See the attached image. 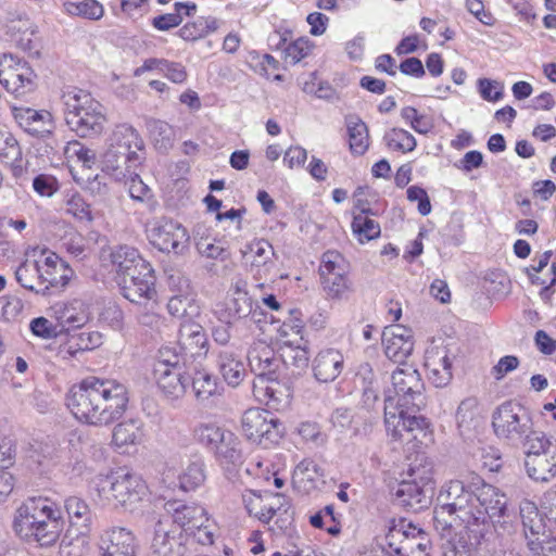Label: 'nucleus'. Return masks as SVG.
Returning a JSON list of instances; mask_svg holds the SVG:
<instances>
[{
    "label": "nucleus",
    "mask_w": 556,
    "mask_h": 556,
    "mask_svg": "<svg viewBox=\"0 0 556 556\" xmlns=\"http://www.w3.org/2000/svg\"><path fill=\"white\" fill-rule=\"evenodd\" d=\"M217 29V21L213 17H198L195 21L185 24L178 31L180 38L186 41H195Z\"/></svg>",
    "instance_id": "46"
},
{
    "label": "nucleus",
    "mask_w": 556,
    "mask_h": 556,
    "mask_svg": "<svg viewBox=\"0 0 556 556\" xmlns=\"http://www.w3.org/2000/svg\"><path fill=\"white\" fill-rule=\"evenodd\" d=\"M178 349L186 359L203 357L208 351V341L203 327L195 323H185L180 326Z\"/></svg>",
    "instance_id": "23"
},
{
    "label": "nucleus",
    "mask_w": 556,
    "mask_h": 556,
    "mask_svg": "<svg viewBox=\"0 0 556 556\" xmlns=\"http://www.w3.org/2000/svg\"><path fill=\"white\" fill-rule=\"evenodd\" d=\"M39 280L48 282L52 288H64L72 279L74 271L62 258L49 252L42 262H39Z\"/></svg>",
    "instance_id": "29"
},
{
    "label": "nucleus",
    "mask_w": 556,
    "mask_h": 556,
    "mask_svg": "<svg viewBox=\"0 0 556 556\" xmlns=\"http://www.w3.org/2000/svg\"><path fill=\"white\" fill-rule=\"evenodd\" d=\"M312 48L313 46L308 39L299 38L285 48L286 61L294 65L306 58L311 53Z\"/></svg>",
    "instance_id": "60"
},
{
    "label": "nucleus",
    "mask_w": 556,
    "mask_h": 556,
    "mask_svg": "<svg viewBox=\"0 0 556 556\" xmlns=\"http://www.w3.org/2000/svg\"><path fill=\"white\" fill-rule=\"evenodd\" d=\"M129 402L125 384L113 379L87 377L74 384L66 397V405L81 422L108 426L119 419Z\"/></svg>",
    "instance_id": "1"
},
{
    "label": "nucleus",
    "mask_w": 556,
    "mask_h": 556,
    "mask_svg": "<svg viewBox=\"0 0 556 556\" xmlns=\"http://www.w3.org/2000/svg\"><path fill=\"white\" fill-rule=\"evenodd\" d=\"M408 481H417L421 486L433 488L432 464L425 455H417L407 470Z\"/></svg>",
    "instance_id": "49"
},
{
    "label": "nucleus",
    "mask_w": 556,
    "mask_h": 556,
    "mask_svg": "<svg viewBox=\"0 0 556 556\" xmlns=\"http://www.w3.org/2000/svg\"><path fill=\"white\" fill-rule=\"evenodd\" d=\"M125 179L128 180V192L132 200L146 202L151 199V189L142 181L136 170L129 173Z\"/></svg>",
    "instance_id": "61"
},
{
    "label": "nucleus",
    "mask_w": 556,
    "mask_h": 556,
    "mask_svg": "<svg viewBox=\"0 0 556 556\" xmlns=\"http://www.w3.org/2000/svg\"><path fill=\"white\" fill-rule=\"evenodd\" d=\"M65 10L72 15L81 16L88 20H100L104 14L103 5L97 0H83L80 2L64 3Z\"/></svg>",
    "instance_id": "51"
},
{
    "label": "nucleus",
    "mask_w": 556,
    "mask_h": 556,
    "mask_svg": "<svg viewBox=\"0 0 556 556\" xmlns=\"http://www.w3.org/2000/svg\"><path fill=\"white\" fill-rule=\"evenodd\" d=\"M456 353L448 345H434L426 351L425 366L430 381L437 388L446 387L452 378L453 362Z\"/></svg>",
    "instance_id": "15"
},
{
    "label": "nucleus",
    "mask_w": 556,
    "mask_h": 556,
    "mask_svg": "<svg viewBox=\"0 0 556 556\" xmlns=\"http://www.w3.org/2000/svg\"><path fill=\"white\" fill-rule=\"evenodd\" d=\"M242 502L249 515L256 517L260 521L268 523L270 515L267 513V491L247 490L242 494Z\"/></svg>",
    "instance_id": "44"
},
{
    "label": "nucleus",
    "mask_w": 556,
    "mask_h": 556,
    "mask_svg": "<svg viewBox=\"0 0 556 556\" xmlns=\"http://www.w3.org/2000/svg\"><path fill=\"white\" fill-rule=\"evenodd\" d=\"M475 485L468 486L460 480H451L442 485L433 509V526L441 535L450 532L453 525L464 526L475 536H482L483 529H471L473 516Z\"/></svg>",
    "instance_id": "3"
},
{
    "label": "nucleus",
    "mask_w": 556,
    "mask_h": 556,
    "mask_svg": "<svg viewBox=\"0 0 556 556\" xmlns=\"http://www.w3.org/2000/svg\"><path fill=\"white\" fill-rule=\"evenodd\" d=\"M383 140L390 150L403 153L412 152L417 144L415 137L410 132L396 127L387 131Z\"/></svg>",
    "instance_id": "48"
},
{
    "label": "nucleus",
    "mask_w": 556,
    "mask_h": 556,
    "mask_svg": "<svg viewBox=\"0 0 556 556\" xmlns=\"http://www.w3.org/2000/svg\"><path fill=\"white\" fill-rule=\"evenodd\" d=\"M192 295L190 294H173L167 303L168 313L177 318L188 315V309L192 307Z\"/></svg>",
    "instance_id": "63"
},
{
    "label": "nucleus",
    "mask_w": 556,
    "mask_h": 556,
    "mask_svg": "<svg viewBox=\"0 0 556 556\" xmlns=\"http://www.w3.org/2000/svg\"><path fill=\"white\" fill-rule=\"evenodd\" d=\"M319 274L328 298L342 300L352 292V282L348 277L349 264L338 251H326L323 254Z\"/></svg>",
    "instance_id": "10"
},
{
    "label": "nucleus",
    "mask_w": 556,
    "mask_h": 556,
    "mask_svg": "<svg viewBox=\"0 0 556 556\" xmlns=\"http://www.w3.org/2000/svg\"><path fill=\"white\" fill-rule=\"evenodd\" d=\"M206 479L204 459L194 455L179 476L180 488L184 491H193L201 486Z\"/></svg>",
    "instance_id": "39"
},
{
    "label": "nucleus",
    "mask_w": 556,
    "mask_h": 556,
    "mask_svg": "<svg viewBox=\"0 0 556 556\" xmlns=\"http://www.w3.org/2000/svg\"><path fill=\"white\" fill-rule=\"evenodd\" d=\"M433 488L421 486L417 481L403 480L397 484L394 496L397 504L417 513L431 503Z\"/></svg>",
    "instance_id": "24"
},
{
    "label": "nucleus",
    "mask_w": 556,
    "mask_h": 556,
    "mask_svg": "<svg viewBox=\"0 0 556 556\" xmlns=\"http://www.w3.org/2000/svg\"><path fill=\"white\" fill-rule=\"evenodd\" d=\"M216 368L228 386H239L245 376L241 355L230 348H223L216 353Z\"/></svg>",
    "instance_id": "31"
},
{
    "label": "nucleus",
    "mask_w": 556,
    "mask_h": 556,
    "mask_svg": "<svg viewBox=\"0 0 556 556\" xmlns=\"http://www.w3.org/2000/svg\"><path fill=\"white\" fill-rule=\"evenodd\" d=\"M188 361L178 348L163 346L159 351V357L154 365H161L163 369L189 368Z\"/></svg>",
    "instance_id": "54"
},
{
    "label": "nucleus",
    "mask_w": 556,
    "mask_h": 556,
    "mask_svg": "<svg viewBox=\"0 0 556 556\" xmlns=\"http://www.w3.org/2000/svg\"><path fill=\"white\" fill-rule=\"evenodd\" d=\"M153 372L159 389L168 399H180L187 392L189 368L163 369L161 365H154Z\"/></svg>",
    "instance_id": "27"
},
{
    "label": "nucleus",
    "mask_w": 556,
    "mask_h": 556,
    "mask_svg": "<svg viewBox=\"0 0 556 556\" xmlns=\"http://www.w3.org/2000/svg\"><path fill=\"white\" fill-rule=\"evenodd\" d=\"M33 188L40 197H52L59 190L56 178L48 174H39L33 180Z\"/></svg>",
    "instance_id": "64"
},
{
    "label": "nucleus",
    "mask_w": 556,
    "mask_h": 556,
    "mask_svg": "<svg viewBox=\"0 0 556 556\" xmlns=\"http://www.w3.org/2000/svg\"><path fill=\"white\" fill-rule=\"evenodd\" d=\"M443 556H472L469 536L457 534L443 545Z\"/></svg>",
    "instance_id": "59"
},
{
    "label": "nucleus",
    "mask_w": 556,
    "mask_h": 556,
    "mask_svg": "<svg viewBox=\"0 0 556 556\" xmlns=\"http://www.w3.org/2000/svg\"><path fill=\"white\" fill-rule=\"evenodd\" d=\"M320 477H323L321 469L314 460L307 458L300 462L293 471L294 483H313Z\"/></svg>",
    "instance_id": "58"
},
{
    "label": "nucleus",
    "mask_w": 556,
    "mask_h": 556,
    "mask_svg": "<svg viewBox=\"0 0 556 556\" xmlns=\"http://www.w3.org/2000/svg\"><path fill=\"white\" fill-rule=\"evenodd\" d=\"M39 262H23L15 270V279L16 281L25 289L39 293L34 286V281L36 279L39 280Z\"/></svg>",
    "instance_id": "53"
},
{
    "label": "nucleus",
    "mask_w": 556,
    "mask_h": 556,
    "mask_svg": "<svg viewBox=\"0 0 556 556\" xmlns=\"http://www.w3.org/2000/svg\"><path fill=\"white\" fill-rule=\"evenodd\" d=\"M147 236L150 243L161 252L184 255L189 247V233L178 222L160 217L147 226Z\"/></svg>",
    "instance_id": "9"
},
{
    "label": "nucleus",
    "mask_w": 556,
    "mask_h": 556,
    "mask_svg": "<svg viewBox=\"0 0 556 556\" xmlns=\"http://www.w3.org/2000/svg\"><path fill=\"white\" fill-rule=\"evenodd\" d=\"M164 508L170 517L169 522L186 533L210 521L205 509L195 503L174 500L166 502Z\"/></svg>",
    "instance_id": "17"
},
{
    "label": "nucleus",
    "mask_w": 556,
    "mask_h": 556,
    "mask_svg": "<svg viewBox=\"0 0 556 556\" xmlns=\"http://www.w3.org/2000/svg\"><path fill=\"white\" fill-rule=\"evenodd\" d=\"M36 75L27 62L13 54L0 55V84L16 97L34 88Z\"/></svg>",
    "instance_id": "14"
},
{
    "label": "nucleus",
    "mask_w": 556,
    "mask_h": 556,
    "mask_svg": "<svg viewBox=\"0 0 556 556\" xmlns=\"http://www.w3.org/2000/svg\"><path fill=\"white\" fill-rule=\"evenodd\" d=\"M189 384L194 399L203 406L213 404L224 393V386L217 377L204 368L189 367Z\"/></svg>",
    "instance_id": "20"
},
{
    "label": "nucleus",
    "mask_w": 556,
    "mask_h": 556,
    "mask_svg": "<svg viewBox=\"0 0 556 556\" xmlns=\"http://www.w3.org/2000/svg\"><path fill=\"white\" fill-rule=\"evenodd\" d=\"M401 117L417 132L428 134L432 127L425 115L418 113L413 106H405L401 110Z\"/></svg>",
    "instance_id": "62"
},
{
    "label": "nucleus",
    "mask_w": 556,
    "mask_h": 556,
    "mask_svg": "<svg viewBox=\"0 0 556 556\" xmlns=\"http://www.w3.org/2000/svg\"><path fill=\"white\" fill-rule=\"evenodd\" d=\"M528 477L535 482H548L556 477V448L547 450L545 455L525 459Z\"/></svg>",
    "instance_id": "34"
},
{
    "label": "nucleus",
    "mask_w": 556,
    "mask_h": 556,
    "mask_svg": "<svg viewBox=\"0 0 556 556\" xmlns=\"http://www.w3.org/2000/svg\"><path fill=\"white\" fill-rule=\"evenodd\" d=\"M358 213H354L352 229L353 232L358 237L361 242L372 240L380 236V225L369 217L372 214L368 207H359Z\"/></svg>",
    "instance_id": "40"
},
{
    "label": "nucleus",
    "mask_w": 556,
    "mask_h": 556,
    "mask_svg": "<svg viewBox=\"0 0 556 556\" xmlns=\"http://www.w3.org/2000/svg\"><path fill=\"white\" fill-rule=\"evenodd\" d=\"M383 409L387 431L395 440L402 439L404 432H407V422L405 417L406 408L394 404V397L391 394V391L384 397Z\"/></svg>",
    "instance_id": "35"
},
{
    "label": "nucleus",
    "mask_w": 556,
    "mask_h": 556,
    "mask_svg": "<svg viewBox=\"0 0 556 556\" xmlns=\"http://www.w3.org/2000/svg\"><path fill=\"white\" fill-rule=\"evenodd\" d=\"M141 426L136 420H128L115 426L112 434L113 443L118 446L137 444L141 441Z\"/></svg>",
    "instance_id": "45"
},
{
    "label": "nucleus",
    "mask_w": 556,
    "mask_h": 556,
    "mask_svg": "<svg viewBox=\"0 0 556 556\" xmlns=\"http://www.w3.org/2000/svg\"><path fill=\"white\" fill-rule=\"evenodd\" d=\"M65 211L80 222L90 223L93 219L90 205L86 203L84 198L78 192L73 193L66 200Z\"/></svg>",
    "instance_id": "57"
},
{
    "label": "nucleus",
    "mask_w": 556,
    "mask_h": 556,
    "mask_svg": "<svg viewBox=\"0 0 556 556\" xmlns=\"http://www.w3.org/2000/svg\"><path fill=\"white\" fill-rule=\"evenodd\" d=\"M391 382L392 388L386 391V395L391 391L394 404L413 410H420L426 406L425 383L419 371L412 365L402 364L396 367Z\"/></svg>",
    "instance_id": "8"
},
{
    "label": "nucleus",
    "mask_w": 556,
    "mask_h": 556,
    "mask_svg": "<svg viewBox=\"0 0 556 556\" xmlns=\"http://www.w3.org/2000/svg\"><path fill=\"white\" fill-rule=\"evenodd\" d=\"M99 548L101 556H123L136 553V539L126 528L117 527L103 532Z\"/></svg>",
    "instance_id": "26"
},
{
    "label": "nucleus",
    "mask_w": 556,
    "mask_h": 556,
    "mask_svg": "<svg viewBox=\"0 0 556 556\" xmlns=\"http://www.w3.org/2000/svg\"><path fill=\"white\" fill-rule=\"evenodd\" d=\"M386 356L394 363L403 364L414 350L413 331L402 325H391L382 331Z\"/></svg>",
    "instance_id": "18"
},
{
    "label": "nucleus",
    "mask_w": 556,
    "mask_h": 556,
    "mask_svg": "<svg viewBox=\"0 0 556 556\" xmlns=\"http://www.w3.org/2000/svg\"><path fill=\"white\" fill-rule=\"evenodd\" d=\"M13 115L18 125L29 135L40 138H49L52 135L54 125L50 112L21 106L13 109Z\"/></svg>",
    "instance_id": "22"
},
{
    "label": "nucleus",
    "mask_w": 556,
    "mask_h": 556,
    "mask_svg": "<svg viewBox=\"0 0 556 556\" xmlns=\"http://www.w3.org/2000/svg\"><path fill=\"white\" fill-rule=\"evenodd\" d=\"M345 125L351 152L353 154L363 155L369 147L367 125L357 115H348L345 117Z\"/></svg>",
    "instance_id": "37"
},
{
    "label": "nucleus",
    "mask_w": 556,
    "mask_h": 556,
    "mask_svg": "<svg viewBox=\"0 0 556 556\" xmlns=\"http://www.w3.org/2000/svg\"><path fill=\"white\" fill-rule=\"evenodd\" d=\"M279 358L280 363H283L286 366L303 369L307 366L309 356L308 352L299 344L294 345L293 342L283 341Z\"/></svg>",
    "instance_id": "50"
},
{
    "label": "nucleus",
    "mask_w": 556,
    "mask_h": 556,
    "mask_svg": "<svg viewBox=\"0 0 556 556\" xmlns=\"http://www.w3.org/2000/svg\"><path fill=\"white\" fill-rule=\"evenodd\" d=\"M253 312V301L247 291L236 288L231 298L217 305L215 315L222 323L233 324Z\"/></svg>",
    "instance_id": "28"
},
{
    "label": "nucleus",
    "mask_w": 556,
    "mask_h": 556,
    "mask_svg": "<svg viewBox=\"0 0 556 556\" xmlns=\"http://www.w3.org/2000/svg\"><path fill=\"white\" fill-rule=\"evenodd\" d=\"M265 396H267L266 405L277 410L288 406L290 402L289 390L274 381L273 378L265 387Z\"/></svg>",
    "instance_id": "56"
},
{
    "label": "nucleus",
    "mask_w": 556,
    "mask_h": 556,
    "mask_svg": "<svg viewBox=\"0 0 556 556\" xmlns=\"http://www.w3.org/2000/svg\"><path fill=\"white\" fill-rule=\"evenodd\" d=\"M151 549L156 556H188L194 551V542L189 533L179 530L168 518H164L154 526Z\"/></svg>",
    "instance_id": "12"
},
{
    "label": "nucleus",
    "mask_w": 556,
    "mask_h": 556,
    "mask_svg": "<svg viewBox=\"0 0 556 556\" xmlns=\"http://www.w3.org/2000/svg\"><path fill=\"white\" fill-rule=\"evenodd\" d=\"M520 518L523 527L525 536L528 541V547L531 551V542H542L553 540L556 535V528H549V533H546V525L543 517L540 515L536 505L529 501L523 500L519 505Z\"/></svg>",
    "instance_id": "21"
},
{
    "label": "nucleus",
    "mask_w": 556,
    "mask_h": 556,
    "mask_svg": "<svg viewBox=\"0 0 556 556\" xmlns=\"http://www.w3.org/2000/svg\"><path fill=\"white\" fill-rule=\"evenodd\" d=\"M425 534L424 530L406 519L393 520L386 534V543L396 554L407 553L412 548L410 541Z\"/></svg>",
    "instance_id": "30"
},
{
    "label": "nucleus",
    "mask_w": 556,
    "mask_h": 556,
    "mask_svg": "<svg viewBox=\"0 0 556 556\" xmlns=\"http://www.w3.org/2000/svg\"><path fill=\"white\" fill-rule=\"evenodd\" d=\"M244 254H251L253 260L252 264L256 266L265 265L274 255L271 244L265 239L253 240L247 244Z\"/></svg>",
    "instance_id": "55"
},
{
    "label": "nucleus",
    "mask_w": 556,
    "mask_h": 556,
    "mask_svg": "<svg viewBox=\"0 0 556 556\" xmlns=\"http://www.w3.org/2000/svg\"><path fill=\"white\" fill-rule=\"evenodd\" d=\"M247 358L251 370L260 378L267 377L268 380H271L280 365L279 356L264 341L254 342L248 351Z\"/></svg>",
    "instance_id": "25"
},
{
    "label": "nucleus",
    "mask_w": 556,
    "mask_h": 556,
    "mask_svg": "<svg viewBox=\"0 0 556 556\" xmlns=\"http://www.w3.org/2000/svg\"><path fill=\"white\" fill-rule=\"evenodd\" d=\"M229 430L219 427L216 424L207 422V424H200L194 429V437L195 439L206 446L211 452L214 451V448L223 441V439L226 437V433H228Z\"/></svg>",
    "instance_id": "47"
},
{
    "label": "nucleus",
    "mask_w": 556,
    "mask_h": 556,
    "mask_svg": "<svg viewBox=\"0 0 556 556\" xmlns=\"http://www.w3.org/2000/svg\"><path fill=\"white\" fill-rule=\"evenodd\" d=\"M455 417L460 434L464 435L475 429L480 419L478 399L475 396L464 399L457 407Z\"/></svg>",
    "instance_id": "38"
},
{
    "label": "nucleus",
    "mask_w": 556,
    "mask_h": 556,
    "mask_svg": "<svg viewBox=\"0 0 556 556\" xmlns=\"http://www.w3.org/2000/svg\"><path fill=\"white\" fill-rule=\"evenodd\" d=\"M343 364L344 357L339 350H323L313 362L314 376L320 382L333 381L341 374Z\"/></svg>",
    "instance_id": "33"
},
{
    "label": "nucleus",
    "mask_w": 556,
    "mask_h": 556,
    "mask_svg": "<svg viewBox=\"0 0 556 556\" xmlns=\"http://www.w3.org/2000/svg\"><path fill=\"white\" fill-rule=\"evenodd\" d=\"M65 510L67 513L70 527L66 530L62 544H72L74 539H83L89 533L93 514L87 504V502L78 496H70L64 503Z\"/></svg>",
    "instance_id": "16"
},
{
    "label": "nucleus",
    "mask_w": 556,
    "mask_h": 556,
    "mask_svg": "<svg viewBox=\"0 0 556 556\" xmlns=\"http://www.w3.org/2000/svg\"><path fill=\"white\" fill-rule=\"evenodd\" d=\"M143 149L144 142L136 128L129 124L117 125L108 138L102 170L123 180L141 165Z\"/></svg>",
    "instance_id": "4"
},
{
    "label": "nucleus",
    "mask_w": 556,
    "mask_h": 556,
    "mask_svg": "<svg viewBox=\"0 0 556 556\" xmlns=\"http://www.w3.org/2000/svg\"><path fill=\"white\" fill-rule=\"evenodd\" d=\"M102 490L121 506L132 510L138 503L148 496V486L143 479L131 471L119 469L108 476Z\"/></svg>",
    "instance_id": "11"
},
{
    "label": "nucleus",
    "mask_w": 556,
    "mask_h": 556,
    "mask_svg": "<svg viewBox=\"0 0 556 556\" xmlns=\"http://www.w3.org/2000/svg\"><path fill=\"white\" fill-rule=\"evenodd\" d=\"M61 509L49 498H27L16 509L13 528L16 534L40 546L54 544L63 530Z\"/></svg>",
    "instance_id": "2"
},
{
    "label": "nucleus",
    "mask_w": 556,
    "mask_h": 556,
    "mask_svg": "<svg viewBox=\"0 0 556 556\" xmlns=\"http://www.w3.org/2000/svg\"><path fill=\"white\" fill-rule=\"evenodd\" d=\"M241 428L248 440L260 444L277 442L283 430L278 418L258 407L249 408L243 413Z\"/></svg>",
    "instance_id": "13"
},
{
    "label": "nucleus",
    "mask_w": 556,
    "mask_h": 556,
    "mask_svg": "<svg viewBox=\"0 0 556 556\" xmlns=\"http://www.w3.org/2000/svg\"><path fill=\"white\" fill-rule=\"evenodd\" d=\"M521 444L525 450V459L545 455L547 450L556 448L555 440L535 429L531 431L529 438H526Z\"/></svg>",
    "instance_id": "43"
},
{
    "label": "nucleus",
    "mask_w": 556,
    "mask_h": 556,
    "mask_svg": "<svg viewBox=\"0 0 556 556\" xmlns=\"http://www.w3.org/2000/svg\"><path fill=\"white\" fill-rule=\"evenodd\" d=\"M49 313L58 320L62 331L81 328L91 320L89 305L79 299L67 303L58 302L49 308Z\"/></svg>",
    "instance_id": "19"
},
{
    "label": "nucleus",
    "mask_w": 556,
    "mask_h": 556,
    "mask_svg": "<svg viewBox=\"0 0 556 556\" xmlns=\"http://www.w3.org/2000/svg\"><path fill=\"white\" fill-rule=\"evenodd\" d=\"M118 285L124 298L136 304L147 303L156 294L154 273L148 274L146 278L132 276L118 281Z\"/></svg>",
    "instance_id": "32"
},
{
    "label": "nucleus",
    "mask_w": 556,
    "mask_h": 556,
    "mask_svg": "<svg viewBox=\"0 0 556 556\" xmlns=\"http://www.w3.org/2000/svg\"><path fill=\"white\" fill-rule=\"evenodd\" d=\"M472 484L475 485V501L471 529L473 527H485L489 520L494 525L505 523V518L509 516L506 495L479 477L472 479Z\"/></svg>",
    "instance_id": "7"
},
{
    "label": "nucleus",
    "mask_w": 556,
    "mask_h": 556,
    "mask_svg": "<svg viewBox=\"0 0 556 556\" xmlns=\"http://www.w3.org/2000/svg\"><path fill=\"white\" fill-rule=\"evenodd\" d=\"M495 435L511 444H521L533 430L531 413L521 404L513 401L501 404L492 415Z\"/></svg>",
    "instance_id": "6"
},
{
    "label": "nucleus",
    "mask_w": 556,
    "mask_h": 556,
    "mask_svg": "<svg viewBox=\"0 0 556 556\" xmlns=\"http://www.w3.org/2000/svg\"><path fill=\"white\" fill-rule=\"evenodd\" d=\"M216 460L224 468L237 466L242 463V451L238 437L229 431L220 443L214 448Z\"/></svg>",
    "instance_id": "36"
},
{
    "label": "nucleus",
    "mask_w": 556,
    "mask_h": 556,
    "mask_svg": "<svg viewBox=\"0 0 556 556\" xmlns=\"http://www.w3.org/2000/svg\"><path fill=\"white\" fill-rule=\"evenodd\" d=\"M111 263L119 279L134 264L142 265L138 250L129 245H118L111 251Z\"/></svg>",
    "instance_id": "42"
},
{
    "label": "nucleus",
    "mask_w": 556,
    "mask_h": 556,
    "mask_svg": "<svg viewBox=\"0 0 556 556\" xmlns=\"http://www.w3.org/2000/svg\"><path fill=\"white\" fill-rule=\"evenodd\" d=\"M147 125L155 149L162 153L168 152L175 142L174 128L160 119H150Z\"/></svg>",
    "instance_id": "41"
},
{
    "label": "nucleus",
    "mask_w": 556,
    "mask_h": 556,
    "mask_svg": "<svg viewBox=\"0 0 556 556\" xmlns=\"http://www.w3.org/2000/svg\"><path fill=\"white\" fill-rule=\"evenodd\" d=\"M62 103L66 125L79 137H96L103 131L104 108L89 92L70 87L62 93Z\"/></svg>",
    "instance_id": "5"
},
{
    "label": "nucleus",
    "mask_w": 556,
    "mask_h": 556,
    "mask_svg": "<svg viewBox=\"0 0 556 556\" xmlns=\"http://www.w3.org/2000/svg\"><path fill=\"white\" fill-rule=\"evenodd\" d=\"M22 150L14 138L9 131H0V162L5 164H13L16 161H21Z\"/></svg>",
    "instance_id": "52"
}]
</instances>
